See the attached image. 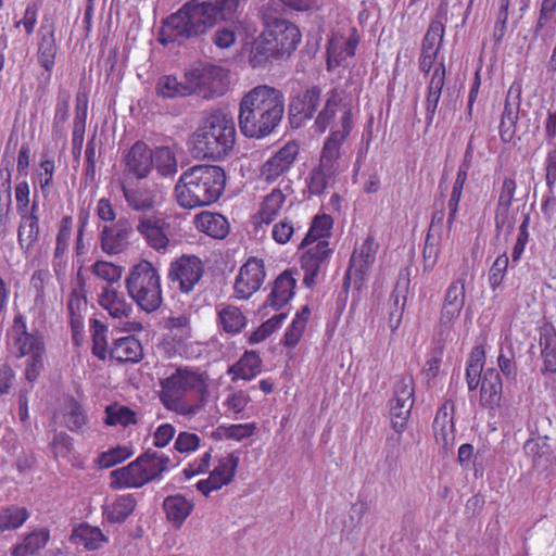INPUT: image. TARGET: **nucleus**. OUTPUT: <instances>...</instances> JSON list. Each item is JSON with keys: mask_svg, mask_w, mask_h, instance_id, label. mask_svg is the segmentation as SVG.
I'll return each mask as SVG.
<instances>
[{"mask_svg": "<svg viewBox=\"0 0 556 556\" xmlns=\"http://www.w3.org/2000/svg\"><path fill=\"white\" fill-rule=\"evenodd\" d=\"M210 375L199 367L179 366L160 381L159 397L163 406L180 416H194L211 397Z\"/></svg>", "mask_w": 556, "mask_h": 556, "instance_id": "obj_1", "label": "nucleus"}, {"mask_svg": "<svg viewBox=\"0 0 556 556\" xmlns=\"http://www.w3.org/2000/svg\"><path fill=\"white\" fill-rule=\"evenodd\" d=\"M283 114V92L268 85H258L240 101L239 127L245 137L264 138L277 128Z\"/></svg>", "mask_w": 556, "mask_h": 556, "instance_id": "obj_2", "label": "nucleus"}, {"mask_svg": "<svg viewBox=\"0 0 556 556\" xmlns=\"http://www.w3.org/2000/svg\"><path fill=\"white\" fill-rule=\"evenodd\" d=\"M447 4L440 3L422 38L421 53L418 60L419 70L425 75L427 81L425 119L428 126L433 123L442 89L445 85V65L443 62L437 63V60L445 34L444 22L447 20Z\"/></svg>", "mask_w": 556, "mask_h": 556, "instance_id": "obj_3", "label": "nucleus"}, {"mask_svg": "<svg viewBox=\"0 0 556 556\" xmlns=\"http://www.w3.org/2000/svg\"><path fill=\"white\" fill-rule=\"evenodd\" d=\"M226 187L225 170L217 165H194L186 169L175 186L178 204L195 208L215 203Z\"/></svg>", "mask_w": 556, "mask_h": 556, "instance_id": "obj_4", "label": "nucleus"}, {"mask_svg": "<svg viewBox=\"0 0 556 556\" xmlns=\"http://www.w3.org/2000/svg\"><path fill=\"white\" fill-rule=\"evenodd\" d=\"M235 142L233 119L222 111L205 116L190 139L191 152L197 159L214 161L227 156Z\"/></svg>", "mask_w": 556, "mask_h": 556, "instance_id": "obj_5", "label": "nucleus"}, {"mask_svg": "<svg viewBox=\"0 0 556 556\" xmlns=\"http://www.w3.org/2000/svg\"><path fill=\"white\" fill-rule=\"evenodd\" d=\"M208 12L203 1H187L178 11L172 13L162 22L157 35L159 42L167 46L204 35L212 28Z\"/></svg>", "mask_w": 556, "mask_h": 556, "instance_id": "obj_6", "label": "nucleus"}, {"mask_svg": "<svg viewBox=\"0 0 556 556\" xmlns=\"http://www.w3.org/2000/svg\"><path fill=\"white\" fill-rule=\"evenodd\" d=\"M173 467L172 458L165 453L147 451L127 466L111 471V486L138 489L161 479Z\"/></svg>", "mask_w": 556, "mask_h": 556, "instance_id": "obj_7", "label": "nucleus"}, {"mask_svg": "<svg viewBox=\"0 0 556 556\" xmlns=\"http://www.w3.org/2000/svg\"><path fill=\"white\" fill-rule=\"evenodd\" d=\"M125 288L128 296L142 312L154 313L163 304L161 275L147 260L130 267L125 278Z\"/></svg>", "mask_w": 556, "mask_h": 556, "instance_id": "obj_8", "label": "nucleus"}, {"mask_svg": "<svg viewBox=\"0 0 556 556\" xmlns=\"http://www.w3.org/2000/svg\"><path fill=\"white\" fill-rule=\"evenodd\" d=\"M485 352L482 345L475 346L468 357L466 365V382L469 391L480 388V405L488 409L500 406L503 394V382L501 374L495 368L483 371Z\"/></svg>", "mask_w": 556, "mask_h": 556, "instance_id": "obj_9", "label": "nucleus"}, {"mask_svg": "<svg viewBox=\"0 0 556 556\" xmlns=\"http://www.w3.org/2000/svg\"><path fill=\"white\" fill-rule=\"evenodd\" d=\"M380 244L376 237L369 233L361 244H356L351 254L349 266L343 278V288L353 286L359 290L376 263Z\"/></svg>", "mask_w": 556, "mask_h": 556, "instance_id": "obj_10", "label": "nucleus"}, {"mask_svg": "<svg viewBox=\"0 0 556 556\" xmlns=\"http://www.w3.org/2000/svg\"><path fill=\"white\" fill-rule=\"evenodd\" d=\"M353 129V118L350 109H344L337 128H332L330 135L325 140L318 166L332 173L339 170V160L341 156V147L346 141Z\"/></svg>", "mask_w": 556, "mask_h": 556, "instance_id": "obj_11", "label": "nucleus"}, {"mask_svg": "<svg viewBox=\"0 0 556 556\" xmlns=\"http://www.w3.org/2000/svg\"><path fill=\"white\" fill-rule=\"evenodd\" d=\"M300 154V146L289 141L275 151L260 167V179L267 185L283 179L293 167Z\"/></svg>", "mask_w": 556, "mask_h": 556, "instance_id": "obj_12", "label": "nucleus"}, {"mask_svg": "<svg viewBox=\"0 0 556 556\" xmlns=\"http://www.w3.org/2000/svg\"><path fill=\"white\" fill-rule=\"evenodd\" d=\"M299 250L303 251L300 256L301 268L304 270L303 283L306 287H313L321 269L327 266L332 255V249L329 241H313L303 245L302 240Z\"/></svg>", "mask_w": 556, "mask_h": 556, "instance_id": "obj_13", "label": "nucleus"}, {"mask_svg": "<svg viewBox=\"0 0 556 556\" xmlns=\"http://www.w3.org/2000/svg\"><path fill=\"white\" fill-rule=\"evenodd\" d=\"M263 31L282 58L290 56L302 39L300 28L293 22L282 17L269 21Z\"/></svg>", "mask_w": 556, "mask_h": 556, "instance_id": "obj_14", "label": "nucleus"}, {"mask_svg": "<svg viewBox=\"0 0 556 556\" xmlns=\"http://www.w3.org/2000/svg\"><path fill=\"white\" fill-rule=\"evenodd\" d=\"M266 278L265 264L262 258L249 257L240 267L233 283V295L238 300H248L256 293Z\"/></svg>", "mask_w": 556, "mask_h": 556, "instance_id": "obj_15", "label": "nucleus"}, {"mask_svg": "<svg viewBox=\"0 0 556 556\" xmlns=\"http://www.w3.org/2000/svg\"><path fill=\"white\" fill-rule=\"evenodd\" d=\"M122 164V180L146 179L153 169L152 150L144 141L138 140L124 154Z\"/></svg>", "mask_w": 556, "mask_h": 556, "instance_id": "obj_16", "label": "nucleus"}, {"mask_svg": "<svg viewBox=\"0 0 556 556\" xmlns=\"http://www.w3.org/2000/svg\"><path fill=\"white\" fill-rule=\"evenodd\" d=\"M204 274V266L195 255H182L170 263L168 279L178 282L179 290L189 293L199 283Z\"/></svg>", "mask_w": 556, "mask_h": 556, "instance_id": "obj_17", "label": "nucleus"}, {"mask_svg": "<svg viewBox=\"0 0 556 556\" xmlns=\"http://www.w3.org/2000/svg\"><path fill=\"white\" fill-rule=\"evenodd\" d=\"M522 83L515 80L510 85L498 125L500 138L509 143L516 136L521 105Z\"/></svg>", "mask_w": 556, "mask_h": 556, "instance_id": "obj_18", "label": "nucleus"}, {"mask_svg": "<svg viewBox=\"0 0 556 556\" xmlns=\"http://www.w3.org/2000/svg\"><path fill=\"white\" fill-rule=\"evenodd\" d=\"M296 278L292 269L283 270L278 277L271 282L270 291L260 308V313L263 316L269 314L268 309L279 312L289 304V302L295 295Z\"/></svg>", "mask_w": 556, "mask_h": 556, "instance_id": "obj_19", "label": "nucleus"}, {"mask_svg": "<svg viewBox=\"0 0 556 556\" xmlns=\"http://www.w3.org/2000/svg\"><path fill=\"white\" fill-rule=\"evenodd\" d=\"M466 300L465 279L453 280L446 289L440 312L439 327L441 331H450L459 318Z\"/></svg>", "mask_w": 556, "mask_h": 556, "instance_id": "obj_20", "label": "nucleus"}, {"mask_svg": "<svg viewBox=\"0 0 556 556\" xmlns=\"http://www.w3.org/2000/svg\"><path fill=\"white\" fill-rule=\"evenodd\" d=\"M239 465V457L230 453L218 459L215 468L210 472L206 479H201L195 486L204 496H208L211 492L217 491L233 481Z\"/></svg>", "mask_w": 556, "mask_h": 556, "instance_id": "obj_21", "label": "nucleus"}, {"mask_svg": "<svg viewBox=\"0 0 556 556\" xmlns=\"http://www.w3.org/2000/svg\"><path fill=\"white\" fill-rule=\"evenodd\" d=\"M136 229L151 249L157 252L167 250L170 242V225L165 218L156 215L142 216L139 218Z\"/></svg>", "mask_w": 556, "mask_h": 556, "instance_id": "obj_22", "label": "nucleus"}, {"mask_svg": "<svg viewBox=\"0 0 556 556\" xmlns=\"http://www.w3.org/2000/svg\"><path fill=\"white\" fill-rule=\"evenodd\" d=\"M37 59L47 73H51L59 51L55 25L52 21L43 18L38 30Z\"/></svg>", "mask_w": 556, "mask_h": 556, "instance_id": "obj_23", "label": "nucleus"}, {"mask_svg": "<svg viewBox=\"0 0 556 556\" xmlns=\"http://www.w3.org/2000/svg\"><path fill=\"white\" fill-rule=\"evenodd\" d=\"M98 304L111 318L117 320L130 318L134 312L132 303L126 299L125 294L110 285L101 288Z\"/></svg>", "mask_w": 556, "mask_h": 556, "instance_id": "obj_24", "label": "nucleus"}, {"mask_svg": "<svg viewBox=\"0 0 556 556\" xmlns=\"http://www.w3.org/2000/svg\"><path fill=\"white\" fill-rule=\"evenodd\" d=\"M321 88L319 86H311L295 96L289 105L290 114L302 121L312 119L320 104Z\"/></svg>", "mask_w": 556, "mask_h": 556, "instance_id": "obj_25", "label": "nucleus"}, {"mask_svg": "<svg viewBox=\"0 0 556 556\" xmlns=\"http://www.w3.org/2000/svg\"><path fill=\"white\" fill-rule=\"evenodd\" d=\"M137 504V497L130 493L109 497L102 505L103 519L109 523H123L135 511Z\"/></svg>", "mask_w": 556, "mask_h": 556, "instance_id": "obj_26", "label": "nucleus"}, {"mask_svg": "<svg viewBox=\"0 0 556 556\" xmlns=\"http://www.w3.org/2000/svg\"><path fill=\"white\" fill-rule=\"evenodd\" d=\"M195 229L205 236L223 240L230 231V224L226 216L211 211H201L193 218Z\"/></svg>", "mask_w": 556, "mask_h": 556, "instance_id": "obj_27", "label": "nucleus"}, {"mask_svg": "<svg viewBox=\"0 0 556 556\" xmlns=\"http://www.w3.org/2000/svg\"><path fill=\"white\" fill-rule=\"evenodd\" d=\"M287 194L280 188H274L260 203L253 219L256 227L276 222L285 207Z\"/></svg>", "mask_w": 556, "mask_h": 556, "instance_id": "obj_28", "label": "nucleus"}, {"mask_svg": "<svg viewBox=\"0 0 556 556\" xmlns=\"http://www.w3.org/2000/svg\"><path fill=\"white\" fill-rule=\"evenodd\" d=\"M21 220L17 228V242L23 252H30L39 240V216L38 204L33 203L29 213L20 215Z\"/></svg>", "mask_w": 556, "mask_h": 556, "instance_id": "obj_29", "label": "nucleus"}, {"mask_svg": "<svg viewBox=\"0 0 556 556\" xmlns=\"http://www.w3.org/2000/svg\"><path fill=\"white\" fill-rule=\"evenodd\" d=\"M142 357V344L134 336L115 339L110 349V358L117 364L138 363Z\"/></svg>", "mask_w": 556, "mask_h": 556, "instance_id": "obj_30", "label": "nucleus"}, {"mask_svg": "<svg viewBox=\"0 0 556 556\" xmlns=\"http://www.w3.org/2000/svg\"><path fill=\"white\" fill-rule=\"evenodd\" d=\"M228 85V73L223 67L207 65L199 97L203 99L222 97L227 92Z\"/></svg>", "mask_w": 556, "mask_h": 556, "instance_id": "obj_31", "label": "nucleus"}, {"mask_svg": "<svg viewBox=\"0 0 556 556\" xmlns=\"http://www.w3.org/2000/svg\"><path fill=\"white\" fill-rule=\"evenodd\" d=\"M283 59L271 41L262 31L252 42L249 53V64L253 68H264L274 60Z\"/></svg>", "mask_w": 556, "mask_h": 556, "instance_id": "obj_32", "label": "nucleus"}, {"mask_svg": "<svg viewBox=\"0 0 556 556\" xmlns=\"http://www.w3.org/2000/svg\"><path fill=\"white\" fill-rule=\"evenodd\" d=\"M194 508L192 500L181 494L169 495L163 502V509L167 520L175 527L180 528L185 520L191 515Z\"/></svg>", "mask_w": 556, "mask_h": 556, "instance_id": "obj_33", "label": "nucleus"}, {"mask_svg": "<svg viewBox=\"0 0 556 556\" xmlns=\"http://www.w3.org/2000/svg\"><path fill=\"white\" fill-rule=\"evenodd\" d=\"M516 189L517 184L515 178L506 177L503 180L495 215V225L497 229H503L504 227H513V222L509 219V211L516 193Z\"/></svg>", "mask_w": 556, "mask_h": 556, "instance_id": "obj_34", "label": "nucleus"}, {"mask_svg": "<svg viewBox=\"0 0 556 556\" xmlns=\"http://www.w3.org/2000/svg\"><path fill=\"white\" fill-rule=\"evenodd\" d=\"M51 539L48 528L35 529L23 536L22 542L11 548L12 556H34L43 549Z\"/></svg>", "mask_w": 556, "mask_h": 556, "instance_id": "obj_35", "label": "nucleus"}, {"mask_svg": "<svg viewBox=\"0 0 556 556\" xmlns=\"http://www.w3.org/2000/svg\"><path fill=\"white\" fill-rule=\"evenodd\" d=\"M217 324L224 332L236 336L245 328L248 318L238 306L222 304L217 308Z\"/></svg>", "mask_w": 556, "mask_h": 556, "instance_id": "obj_36", "label": "nucleus"}, {"mask_svg": "<svg viewBox=\"0 0 556 556\" xmlns=\"http://www.w3.org/2000/svg\"><path fill=\"white\" fill-rule=\"evenodd\" d=\"M121 187L124 198L132 210L135 211H147L154 205L153 192L143 187L134 186V180H121Z\"/></svg>", "mask_w": 556, "mask_h": 556, "instance_id": "obj_37", "label": "nucleus"}, {"mask_svg": "<svg viewBox=\"0 0 556 556\" xmlns=\"http://www.w3.org/2000/svg\"><path fill=\"white\" fill-rule=\"evenodd\" d=\"M309 317L311 309L307 305H304L300 311L295 313L292 321L286 328L285 333L280 340V344L283 348L294 349L300 343L306 330Z\"/></svg>", "mask_w": 556, "mask_h": 556, "instance_id": "obj_38", "label": "nucleus"}, {"mask_svg": "<svg viewBox=\"0 0 556 556\" xmlns=\"http://www.w3.org/2000/svg\"><path fill=\"white\" fill-rule=\"evenodd\" d=\"M539 343L543 358L542 374H556V330L553 326L541 328Z\"/></svg>", "mask_w": 556, "mask_h": 556, "instance_id": "obj_39", "label": "nucleus"}, {"mask_svg": "<svg viewBox=\"0 0 556 556\" xmlns=\"http://www.w3.org/2000/svg\"><path fill=\"white\" fill-rule=\"evenodd\" d=\"M87 309V296L85 287L80 283L74 288L68 296L67 311L70 314V324L73 333L79 332L84 328V313Z\"/></svg>", "mask_w": 556, "mask_h": 556, "instance_id": "obj_40", "label": "nucleus"}, {"mask_svg": "<svg viewBox=\"0 0 556 556\" xmlns=\"http://www.w3.org/2000/svg\"><path fill=\"white\" fill-rule=\"evenodd\" d=\"M262 371V359L254 352H245L241 358L229 368L228 372L232 375V380H252Z\"/></svg>", "mask_w": 556, "mask_h": 556, "instance_id": "obj_41", "label": "nucleus"}, {"mask_svg": "<svg viewBox=\"0 0 556 556\" xmlns=\"http://www.w3.org/2000/svg\"><path fill=\"white\" fill-rule=\"evenodd\" d=\"M72 536L77 544L83 545L87 551L99 549L108 542V536L104 535L102 530L89 523H80L73 530Z\"/></svg>", "mask_w": 556, "mask_h": 556, "instance_id": "obj_42", "label": "nucleus"}, {"mask_svg": "<svg viewBox=\"0 0 556 556\" xmlns=\"http://www.w3.org/2000/svg\"><path fill=\"white\" fill-rule=\"evenodd\" d=\"M341 102L342 96L338 88H332L327 92L325 105L323 110L317 114L314 123L318 132H325L327 128L332 124Z\"/></svg>", "mask_w": 556, "mask_h": 556, "instance_id": "obj_43", "label": "nucleus"}, {"mask_svg": "<svg viewBox=\"0 0 556 556\" xmlns=\"http://www.w3.org/2000/svg\"><path fill=\"white\" fill-rule=\"evenodd\" d=\"M203 3L210 11L208 18L212 27L218 18L224 22H233L238 16L239 0H210L203 1Z\"/></svg>", "mask_w": 556, "mask_h": 556, "instance_id": "obj_44", "label": "nucleus"}, {"mask_svg": "<svg viewBox=\"0 0 556 556\" xmlns=\"http://www.w3.org/2000/svg\"><path fill=\"white\" fill-rule=\"evenodd\" d=\"M333 218L328 214H317L313 217L309 228L303 240V245L317 241H329Z\"/></svg>", "mask_w": 556, "mask_h": 556, "instance_id": "obj_45", "label": "nucleus"}, {"mask_svg": "<svg viewBox=\"0 0 556 556\" xmlns=\"http://www.w3.org/2000/svg\"><path fill=\"white\" fill-rule=\"evenodd\" d=\"M104 424L109 427L121 426L123 428H127L137 424L136 412L119 403L108 405L104 409Z\"/></svg>", "mask_w": 556, "mask_h": 556, "instance_id": "obj_46", "label": "nucleus"}, {"mask_svg": "<svg viewBox=\"0 0 556 556\" xmlns=\"http://www.w3.org/2000/svg\"><path fill=\"white\" fill-rule=\"evenodd\" d=\"M30 517L24 506L9 505L0 510V533L20 529Z\"/></svg>", "mask_w": 556, "mask_h": 556, "instance_id": "obj_47", "label": "nucleus"}, {"mask_svg": "<svg viewBox=\"0 0 556 556\" xmlns=\"http://www.w3.org/2000/svg\"><path fill=\"white\" fill-rule=\"evenodd\" d=\"M101 248L106 254L121 253L127 244L128 231L104 226L100 235Z\"/></svg>", "mask_w": 556, "mask_h": 556, "instance_id": "obj_48", "label": "nucleus"}, {"mask_svg": "<svg viewBox=\"0 0 556 556\" xmlns=\"http://www.w3.org/2000/svg\"><path fill=\"white\" fill-rule=\"evenodd\" d=\"M14 344L17 350V357L45 355L43 337L38 331L23 337H15Z\"/></svg>", "mask_w": 556, "mask_h": 556, "instance_id": "obj_49", "label": "nucleus"}, {"mask_svg": "<svg viewBox=\"0 0 556 556\" xmlns=\"http://www.w3.org/2000/svg\"><path fill=\"white\" fill-rule=\"evenodd\" d=\"M287 317L288 312H280L275 314L250 333L248 342L254 345L265 341L282 326Z\"/></svg>", "mask_w": 556, "mask_h": 556, "instance_id": "obj_50", "label": "nucleus"}, {"mask_svg": "<svg viewBox=\"0 0 556 556\" xmlns=\"http://www.w3.org/2000/svg\"><path fill=\"white\" fill-rule=\"evenodd\" d=\"M153 167L161 176H173L177 173L175 153L168 147H159L152 151Z\"/></svg>", "mask_w": 556, "mask_h": 556, "instance_id": "obj_51", "label": "nucleus"}, {"mask_svg": "<svg viewBox=\"0 0 556 556\" xmlns=\"http://www.w3.org/2000/svg\"><path fill=\"white\" fill-rule=\"evenodd\" d=\"M414 406L413 401H396L394 397L391 401L390 414L393 429L397 433H402L407 425L410 416L412 408Z\"/></svg>", "mask_w": 556, "mask_h": 556, "instance_id": "obj_52", "label": "nucleus"}, {"mask_svg": "<svg viewBox=\"0 0 556 556\" xmlns=\"http://www.w3.org/2000/svg\"><path fill=\"white\" fill-rule=\"evenodd\" d=\"M155 91L159 97L165 99L186 97V88L182 81H178L174 75H163L157 79Z\"/></svg>", "mask_w": 556, "mask_h": 556, "instance_id": "obj_53", "label": "nucleus"}, {"mask_svg": "<svg viewBox=\"0 0 556 556\" xmlns=\"http://www.w3.org/2000/svg\"><path fill=\"white\" fill-rule=\"evenodd\" d=\"M64 421L65 426L73 432L81 431L87 424L83 406L74 397H70L67 401Z\"/></svg>", "mask_w": 556, "mask_h": 556, "instance_id": "obj_54", "label": "nucleus"}, {"mask_svg": "<svg viewBox=\"0 0 556 556\" xmlns=\"http://www.w3.org/2000/svg\"><path fill=\"white\" fill-rule=\"evenodd\" d=\"M90 331L92 338V354L103 361L108 355V328L100 320L91 319Z\"/></svg>", "mask_w": 556, "mask_h": 556, "instance_id": "obj_55", "label": "nucleus"}, {"mask_svg": "<svg viewBox=\"0 0 556 556\" xmlns=\"http://www.w3.org/2000/svg\"><path fill=\"white\" fill-rule=\"evenodd\" d=\"M91 273L106 285L114 286L122 278L123 268L111 262L97 261L91 266Z\"/></svg>", "mask_w": 556, "mask_h": 556, "instance_id": "obj_56", "label": "nucleus"}, {"mask_svg": "<svg viewBox=\"0 0 556 556\" xmlns=\"http://www.w3.org/2000/svg\"><path fill=\"white\" fill-rule=\"evenodd\" d=\"M334 177V174L329 173L328 170L315 166L306 178V187L308 189L309 194L312 195H320L323 194L329 181Z\"/></svg>", "mask_w": 556, "mask_h": 556, "instance_id": "obj_57", "label": "nucleus"}, {"mask_svg": "<svg viewBox=\"0 0 556 556\" xmlns=\"http://www.w3.org/2000/svg\"><path fill=\"white\" fill-rule=\"evenodd\" d=\"M509 258L506 253L500 254L490 267L488 281L493 291H496L506 276Z\"/></svg>", "mask_w": 556, "mask_h": 556, "instance_id": "obj_58", "label": "nucleus"}, {"mask_svg": "<svg viewBox=\"0 0 556 556\" xmlns=\"http://www.w3.org/2000/svg\"><path fill=\"white\" fill-rule=\"evenodd\" d=\"M534 36L543 42H549L556 37V15L539 14Z\"/></svg>", "mask_w": 556, "mask_h": 556, "instance_id": "obj_59", "label": "nucleus"}, {"mask_svg": "<svg viewBox=\"0 0 556 556\" xmlns=\"http://www.w3.org/2000/svg\"><path fill=\"white\" fill-rule=\"evenodd\" d=\"M131 456V451L126 446H116L103 452L98 457V465L101 468H111L123 463Z\"/></svg>", "mask_w": 556, "mask_h": 556, "instance_id": "obj_60", "label": "nucleus"}, {"mask_svg": "<svg viewBox=\"0 0 556 556\" xmlns=\"http://www.w3.org/2000/svg\"><path fill=\"white\" fill-rule=\"evenodd\" d=\"M40 173L37 175L39 187L45 197L48 195L49 189L53 182V175L55 172V162L53 159L46 157L45 155L41 157L40 163Z\"/></svg>", "mask_w": 556, "mask_h": 556, "instance_id": "obj_61", "label": "nucleus"}, {"mask_svg": "<svg viewBox=\"0 0 556 556\" xmlns=\"http://www.w3.org/2000/svg\"><path fill=\"white\" fill-rule=\"evenodd\" d=\"M205 75V66L194 67L186 71L184 88H186V97L191 94L200 96L202 83Z\"/></svg>", "mask_w": 556, "mask_h": 556, "instance_id": "obj_62", "label": "nucleus"}, {"mask_svg": "<svg viewBox=\"0 0 556 556\" xmlns=\"http://www.w3.org/2000/svg\"><path fill=\"white\" fill-rule=\"evenodd\" d=\"M358 45V39L354 37H350L344 42V49L338 55L336 54V49L332 45L329 46L327 50V65L328 68L332 66H337L340 62L346 58H351L355 54L356 47Z\"/></svg>", "mask_w": 556, "mask_h": 556, "instance_id": "obj_63", "label": "nucleus"}, {"mask_svg": "<svg viewBox=\"0 0 556 556\" xmlns=\"http://www.w3.org/2000/svg\"><path fill=\"white\" fill-rule=\"evenodd\" d=\"M294 224L289 218L280 219L275 223L271 228V238L278 244H287L294 235Z\"/></svg>", "mask_w": 556, "mask_h": 556, "instance_id": "obj_64", "label": "nucleus"}]
</instances>
